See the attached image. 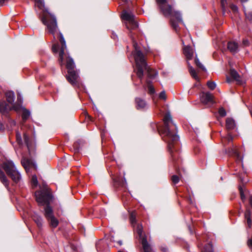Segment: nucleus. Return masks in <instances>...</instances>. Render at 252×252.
I'll return each mask as SVG.
<instances>
[{
    "mask_svg": "<svg viewBox=\"0 0 252 252\" xmlns=\"http://www.w3.org/2000/svg\"><path fill=\"white\" fill-rule=\"evenodd\" d=\"M34 1L35 5L43 11L41 17L42 23L46 26L49 32L54 35L58 30L56 17L45 7L44 0H34Z\"/></svg>",
    "mask_w": 252,
    "mask_h": 252,
    "instance_id": "7ed1b4c3",
    "label": "nucleus"
},
{
    "mask_svg": "<svg viewBox=\"0 0 252 252\" xmlns=\"http://www.w3.org/2000/svg\"><path fill=\"white\" fill-rule=\"evenodd\" d=\"M4 129V127L3 125L1 123H0V130H2Z\"/></svg>",
    "mask_w": 252,
    "mask_h": 252,
    "instance_id": "a18cd8bd",
    "label": "nucleus"
},
{
    "mask_svg": "<svg viewBox=\"0 0 252 252\" xmlns=\"http://www.w3.org/2000/svg\"><path fill=\"white\" fill-rule=\"evenodd\" d=\"M248 245L249 247L252 248V238L248 240Z\"/></svg>",
    "mask_w": 252,
    "mask_h": 252,
    "instance_id": "37998d69",
    "label": "nucleus"
},
{
    "mask_svg": "<svg viewBox=\"0 0 252 252\" xmlns=\"http://www.w3.org/2000/svg\"><path fill=\"white\" fill-rule=\"evenodd\" d=\"M164 127L162 130L163 134L165 135L164 140L168 144V148L170 153L173 152L172 148L178 143L179 137L172 130L176 129V126L173 123L170 114L167 113L163 119Z\"/></svg>",
    "mask_w": 252,
    "mask_h": 252,
    "instance_id": "f03ea898",
    "label": "nucleus"
},
{
    "mask_svg": "<svg viewBox=\"0 0 252 252\" xmlns=\"http://www.w3.org/2000/svg\"><path fill=\"white\" fill-rule=\"evenodd\" d=\"M230 7L234 12H237L238 11V8L236 5L233 4H231L230 5Z\"/></svg>",
    "mask_w": 252,
    "mask_h": 252,
    "instance_id": "c9c22d12",
    "label": "nucleus"
},
{
    "mask_svg": "<svg viewBox=\"0 0 252 252\" xmlns=\"http://www.w3.org/2000/svg\"><path fill=\"white\" fill-rule=\"evenodd\" d=\"M246 18L250 21H252V12L245 11Z\"/></svg>",
    "mask_w": 252,
    "mask_h": 252,
    "instance_id": "c756f323",
    "label": "nucleus"
},
{
    "mask_svg": "<svg viewBox=\"0 0 252 252\" xmlns=\"http://www.w3.org/2000/svg\"><path fill=\"white\" fill-rule=\"evenodd\" d=\"M227 138L229 141L232 140V137L230 135L227 136Z\"/></svg>",
    "mask_w": 252,
    "mask_h": 252,
    "instance_id": "8fccbe9b",
    "label": "nucleus"
},
{
    "mask_svg": "<svg viewBox=\"0 0 252 252\" xmlns=\"http://www.w3.org/2000/svg\"><path fill=\"white\" fill-rule=\"evenodd\" d=\"M230 75L238 84L242 83L241 77L236 70L234 69H231Z\"/></svg>",
    "mask_w": 252,
    "mask_h": 252,
    "instance_id": "2eb2a0df",
    "label": "nucleus"
},
{
    "mask_svg": "<svg viewBox=\"0 0 252 252\" xmlns=\"http://www.w3.org/2000/svg\"><path fill=\"white\" fill-rule=\"evenodd\" d=\"M24 139L25 142L26 143L27 145L28 146L29 137L26 134H24Z\"/></svg>",
    "mask_w": 252,
    "mask_h": 252,
    "instance_id": "79ce46f5",
    "label": "nucleus"
},
{
    "mask_svg": "<svg viewBox=\"0 0 252 252\" xmlns=\"http://www.w3.org/2000/svg\"><path fill=\"white\" fill-rule=\"evenodd\" d=\"M124 2H126L128 0H122Z\"/></svg>",
    "mask_w": 252,
    "mask_h": 252,
    "instance_id": "864d4df0",
    "label": "nucleus"
},
{
    "mask_svg": "<svg viewBox=\"0 0 252 252\" xmlns=\"http://www.w3.org/2000/svg\"><path fill=\"white\" fill-rule=\"evenodd\" d=\"M8 0H0V5L2 6L4 4V3L7 2Z\"/></svg>",
    "mask_w": 252,
    "mask_h": 252,
    "instance_id": "c03bdc74",
    "label": "nucleus"
},
{
    "mask_svg": "<svg viewBox=\"0 0 252 252\" xmlns=\"http://www.w3.org/2000/svg\"><path fill=\"white\" fill-rule=\"evenodd\" d=\"M130 221H131V224L134 225V223H135V217L133 215V214H132L131 215V216H130ZM133 227H134V226H133Z\"/></svg>",
    "mask_w": 252,
    "mask_h": 252,
    "instance_id": "a19ab883",
    "label": "nucleus"
},
{
    "mask_svg": "<svg viewBox=\"0 0 252 252\" xmlns=\"http://www.w3.org/2000/svg\"><path fill=\"white\" fill-rule=\"evenodd\" d=\"M188 67H189V72L190 74V75L192 76V77L193 78H194V79H195L196 80H197L198 79V76H197V74L195 71V70H194V69L190 65V64H189V63L188 62Z\"/></svg>",
    "mask_w": 252,
    "mask_h": 252,
    "instance_id": "4be33fe9",
    "label": "nucleus"
},
{
    "mask_svg": "<svg viewBox=\"0 0 252 252\" xmlns=\"http://www.w3.org/2000/svg\"><path fill=\"white\" fill-rule=\"evenodd\" d=\"M159 97L161 99L165 100L166 96V94H165V92L164 91L161 92L159 95Z\"/></svg>",
    "mask_w": 252,
    "mask_h": 252,
    "instance_id": "e433bc0d",
    "label": "nucleus"
},
{
    "mask_svg": "<svg viewBox=\"0 0 252 252\" xmlns=\"http://www.w3.org/2000/svg\"><path fill=\"white\" fill-rule=\"evenodd\" d=\"M117 243L120 245L121 246L122 245V241L120 240L117 241Z\"/></svg>",
    "mask_w": 252,
    "mask_h": 252,
    "instance_id": "09e8293b",
    "label": "nucleus"
},
{
    "mask_svg": "<svg viewBox=\"0 0 252 252\" xmlns=\"http://www.w3.org/2000/svg\"><path fill=\"white\" fill-rule=\"evenodd\" d=\"M203 252H213L212 245L208 243L203 249Z\"/></svg>",
    "mask_w": 252,
    "mask_h": 252,
    "instance_id": "cd10ccee",
    "label": "nucleus"
},
{
    "mask_svg": "<svg viewBox=\"0 0 252 252\" xmlns=\"http://www.w3.org/2000/svg\"><path fill=\"white\" fill-rule=\"evenodd\" d=\"M184 54L188 60L192 59L193 56V52L192 48L189 46H185L184 48Z\"/></svg>",
    "mask_w": 252,
    "mask_h": 252,
    "instance_id": "f8f14e48",
    "label": "nucleus"
},
{
    "mask_svg": "<svg viewBox=\"0 0 252 252\" xmlns=\"http://www.w3.org/2000/svg\"><path fill=\"white\" fill-rule=\"evenodd\" d=\"M207 85L208 88L212 90L215 89L216 87V84L214 82L208 81Z\"/></svg>",
    "mask_w": 252,
    "mask_h": 252,
    "instance_id": "c85d7f7f",
    "label": "nucleus"
},
{
    "mask_svg": "<svg viewBox=\"0 0 252 252\" xmlns=\"http://www.w3.org/2000/svg\"><path fill=\"white\" fill-rule=\"evenodd\" d=\"M136 102L137 104V107L138 109L143 108L146 105L145 101L144 100L141 99L140 98H136Z\"/></svg>",
    "mask_w": 252,
    "mask_h": 252,
    "instance_id": "412c9836",
    "label": "nucleus"
},
{
    "mask_svg": "<svg viewBox=\"0 0 252 252\" xmlns=\"http://www.w3.org/2000/svg\"><path fill=\"white\" fill-rule=\"evenodd\" d=\"M66 66L68 70V75L66 76V79L72 86H77L79 77L78 73L74 70L75 67L74 61L69 56L66 60Z\"/></svg>",
    "mask_w": 252,
    "mask_h": 252,
    "instance_id": "423d86ee",
    "label": "nucleus"
},
{
    "mask_svg": "<svg viewBox=\"0 0 252 252\" xmlns=\"http://www.w3.org/2000/svg\"><path fill=\"white\" fill-rule=\"evenodd\" d=\"M35 196L36 201L39 204L48 203L47 199L50 197L49 194L41 191H38L35 192Z\"/></svg>",
    "mask_w": 252,
    "mask_h": 252,
    "instance_id": "9b49d317",
    "label": "nucleus"
},
{
    "mask_svg": "<svg viewBox=\"0 0 252 252\" xmlns=\"http://www.w3.org/2000/svg\"><path fill=\"white\" fill-rule=\"evenodd\" d=\"M227 82H230V80L228 78H227Z\"/></svg>",
    "mask_w": 252,
    "mask_h": 252,
    "instance_id": "603ef678",
    "label": "nucleus"
},
{
    "mask_svg": "<svg viewBox=\"0 0 252 252\" xmlns=\"http://www.w3.org/2000/svg\"><path fill=\"white\" fill-rule=\"evenodd\" d=\"M251 216V212L249 210H247L245 213V217L247 220V222L249 227L251 226V220L250 218Z\"/></svg>",
    "mask_w": 252,
    "mask_h": 252,
    "instance_id": "a878e982",
    "label": "nucleus"
},
{
    "mask_svg": "<svg viewBox=\"0 0 252 252\" xmlns=\"http://www.w3.org/2000/svg\"><path fill=\"white\" fill-rule=\"evenodd\" d=\"M219 113L221 117H224L226 115V111L223 108H220Z\"/></svg>",
    "mask_w": 252,
    "mask_h": 252,
    "instance_id": "473e14b6",
    "label": "nucleus"
},
{
    "mask_svg": "<svg viewBox=\"0 0 252 252\" xmlns=\"http://www.w3.org/2000/svg\"><path fill=\"white\" fill-rule=\"evenodd\" d=\"M148 84V89L150 94H154L155 93V90L153 86L151 85L149 82L147 81Z\"/></svg>",
    "mask_w": 252,
    "mask_h": 252,
    "instance_id": "f704fd0d",
    "label": "nucleus"
},
{
    "mask_svg": "<svg viewBox=\"0 0 252 252\" xmlns=\"http://www.w3.org/2000/svg\"><path fill=\"white\" fill-rule=\"evenodd\" d=\"M248 0H241V1L242 2H246Z\"/></svg>",
    "mask_w": 252,
    "mask_h": 252,
    "instance_id": "3c124183",
    "label": "nucleus"
},
{
    "mask_svg": "<svg viewBox=\"0 0 252 252\" xmlns=\"http://www.w3.org/2000/svg\"><path fill=\"white\" fill-rule=\"evenodd\" d=\"M1 167L14 182L18 183L20 181L21 179V175L12 161L6 160L3 162Z\"/></svg>",
    "mask_w": 252,
    "mask_h": 252,
    "instance_id": "0eeeda50",
    "label": "nucleus"
},
{
    "mask_svg": "<svg viewBox=\"0 0 252 252\" xmlns=\"http://www.w3.org/2000/svg\"><path fill=\"white\" fill-rule=\"evenodd\" d=\"M122 18L126 21V26L127 29H134L138 27L137 23L134 20V16L131 12L124 11Z\"/></svg>",
    "mask_w": 252,
    "mask_h": 252,
    "instance_id": "6e6552de",
    "label": "nucleus"
},
{
    "mask_svg": "<svg viewBox=\"0 0 252 252\" xmlns=\"http://www.w3.org/2000/svg\"><path fill=\"white\" fill-rule=\"evenodd\" d=\"M5 95L8 103H6L4 100L0 101V112L2 114H5L11 110L18 111L21 107V99L18 97L17 102L14 103L15 95L13 92L7 91L5 93Z\"/></svg>",
    "mask_w": 252,
    "mask_h": 252,
    "instance_id": "39448f33",
    "label": "nucleus"
},
{
    "mask_svg": "<svg viewBox=\"0 0 252 252\" xmlns=\"http://www.w3.org/2000/svg\"><path fill=\"white\" fill-rule=\"evenodd\" d=\"M31 184L32 188H35L38 185L37 178L36 175H33L31 180Z\"/></svg>",
    "mask_w": 252,
    "mask_h": 252,
    "instance_id": "bb28decb",
    "label": "nucleus"
},
{
    "mask_svg": "<svg viewBox=\"0 0 252 252\" xmlns=\"http://www.w3.org/2000/svg\"><path fill=\"white\" fill-rule=\"evenodd\" d=\"M249 201H250V205L252 207V196L250 197Z\"/></svg>",
    "mask_w": 252,
    "mask_h": 252,
    "instance_id": "49530a36",
    "label": "nucleus"
},
{
    "mask_svg": "<svg viewBox=\"0 0 252 252\" xmlns=\"http://www.w3.org/2000/svg\"><path fill=\"white\" fill-rule=\"evenodd\" d=\"M195 63L196 64V65L199 67V68L202 69L203 70H205V68L203 66V65L200 63V62H199L198 59H197V58H195Z\"/></svg>",
    "mask_w": 252,
    "mask_h": 252,
    "instance_id": "7c9ffc66",
    "label": "nucleus"
},
{
    "mask_svg": "<svg viewBox=\"0 0 252 252\" xmlns=\"http://www.w3.org/2000/svg\"><path fill=\"white\" fill-rule=\"evenodd\" d=\"M220 1H221V7L222 8V10H223V13H224V12L225 7V5H226V0H220Z\"/></svg>",
    "mask_w": 252,
    "mask_h": 252,
    "instance_id": "58836bf2",
    "label": "nucleus"
},
{
    "mask_svg": "<svg viewBox=\"0 0 252 252\" xmlns=\"http://www.w3.org/2000/svg\"><path fill=\"white\" fill-rule=\"evenodd\" d=\"M133 46L134 50L132 54L136 65V73L137 76L141 80L143 76L144 71L145 70L147 71L150 78H154L158 75L157 72L147 66L145 57L140 50L137 43L133 41Z\"/></svg>",
    "mask_w": 252,
    "mask_h": 252,
    "instance_id": "f257e3e1",
    "label": "nucleus"
},
{
    "mask_svg": "<svg viewBox=\"0 0 252 252\" xmlns=\"http://www.w3.org/2000/svg\"><path fill=\"white\" fill-rule=\"evenodd\" d=\"M20 109H21L23 111V113H22V119L24 121H26L30 116L31 113H30V111L26 109L25 108L22 107V106L21 105V107L19 108V110L17 112H18Z\"/></svg>",
    "mask_w": 252,
    "mask_h": 252,
    "instance_id": "a211bd4d",
    "label": "nucleus"
},
{
    "mask_svg": "<svg viewBox=\"0 0 252 252\" xmlns=\"http://www.w3.org/2000/svg\"><path fill=\"white\" fill-rule=\"evenodd\" d=\"M16 139H17V141L18 143L19 144H22V140L21 135L20 133H19L18 132H17L16 133Z\"/></svg>",
    "mask_w": 252,
    "mask_h": 252,
    "instance_id": "72a5a7b5",
    "label": "nucleus"
},
{
    "mask_svg": "<svg viewBox=\"0 0 252 252\" xmlns=\"http://www.w3.org/2000/svg\"><path fill=\"white\" fill-rule=\"evenodd\" d=\"M59 46L58 44H54L52 47V50L54 53H56L58 51Z\"/></svg>",
    "mask_w": 252,
    "mask_h": 252,
    "instance_id": "4c0bfd02",
    "label": "nucleus"
},
{
    "mask_svg": "<svg viewBox=\"0 0 252 252\" xmlns=\"http://www.w3.org/2000/svg\"><path fill=\"white\" fill-rule=\"evenodd\" d=\"M157 4L163 15L165 16H170V22L172 27L177 31L178 24L175 21L182 22V16L180 13L173 10L172 6L167 3V0H156Z\"/></svg>",
    "mask_w": 252,
    "mask_h": 252,
    "instance_id": "20e7f679",
    "label": "nucleus"
},
{
    "mask_svg": "<svg viewBox=\"0 0 252 252\" xmlns=\"http://www.w3.org/2000/svg\"><path fill=\"white\" fill-rule=\"evenodd\" d=\"M200 100L204 105H212L215 103L213 95L209 92H203L200 94Z\"/></svg>",
    "mask_w": 252,
    "mask_h": 252,
    "instance_id": "9d476101",
    "label": "nucleus"
},
{
    "mask_svg": "<svg viewBox=\"0 0 252 252\" xmlns=\"http://www.w3.org/2000/svg\"><path fill=\"white\" fill-rule=\"evenodd\" d=\"M21 163L25 169L27 170L31 166H32V162L30 159L23 158L21 160Z\"/></svg>",
    "mask_w": 252,
    "mask_h": 252,
    "instance_id": "dca6fc26",
    "label": "nucleus"
},
{
    "mask_svg": "<svg viewBox=\"0 0 252 252\" xmlns=\"http://www.w3.org/2000/svg\"><path fill=\"white\" fill-rule=\"evenodd\" d=\"M227 48L230 52L235 53L238 50V44L233 41L229 42L228 43Z\"/></svg>",
    "mask_w": 252,
    "mask_h": 252,
    "instance_id": "f3484780",
    "label": "nucleus"
},
{
    "mask_svg": "<svg viewBox=\"0 0 252 252\" xmlns=\"http://www.w3.org/2000/svg\"><path fill=\"white\" fill-rule=\"evenodd\" d=\"M33 220L38 227H41L42 226V219L40 216L35 214L33 216Z\"/></svg>",
    "mask_w": 252,
    "mask_h": 252,
    "instance_id": "5701e85b",
    "label": "nucleus"
},
{
    "mask_svg": "<svg viewBox=\"0 0 252 252\" xmlns=\"http://www.w3.org/2000/svg\"><path fill=\"white\" fill-rule=\"evenodd\" d=\"M141 243L144 252H152V249L147 241L146 237H142V240H141Z\"/></svg>",
    "mask_w": 252,
    "mask_h": 252,
    "instance_id": "4468645a",
    "label": "nucleus"
},
{
    "mask_svg": "<svg viewBox=\"0 0 252 252\" xmlns=\"http://www.w3.org/2000/svg\"><path fill=\"white\" fill-rule=\"evenodd\" d=\"M240 189V192L241 199L243 201H244L246 199V197L244 195V192H243V190L242 189Z\"/></svg>",
    "mask_w": 252,
    "mask_h": 252,
    "instance_id": "ea45409f",
    "label": "nucleus"
},
{
    "mask_svg": "<svg viewBox=\"0 0 252 252\" xmlns=\"http://www.w3.org/2000/svg\"><path fill=\"white\" fill-rule=\"evenodd\" d=\"M136 230L141 240H142V237H146V236L142 234V226L141 225L138 224L136 226Z\"/></svg>",
    "mask_w": 252,
    "mask_h": 252,
    "instance_id": "393cba45",
    "label": "nucleus"
},
{
    "mask_svg": "<svg viewBox=\"0 0 252 252\" xmlns=\"http://www.w3.org/2000/svg\"><path fill=\"white\" fill-rule=\"evenodd\" d=\"M44 216L47 220L54 217L53 211L52 208L48 204L44 209Z\"/></svg>",
    "mask_w": 252,
    "mask_h": 252,
    "instance_id": "ddd939ff",
    "label": "nucleus"
},
{
    "mask_svg": "<svg viewBox=\"0 0 252 252\" xmlns=\"http://www.w3.org/2000/svg\"><path fill=\"white\" fill-rule=\"evenodd\" d=\"M0 180L6 187H8L9 185L8 181L4 172L1 170H0Z\"/></svg>",
    "mask_w": 252,
    "mask_h": 252,
    "instance_id": "aec40b11",
    "label": "nucleus"
},
{
    "mask_svg": "<svg viewBox=\"0 0 252 252\" xmlns=\"http://www.w3.org/2000/svg\"><path fill=\"white\" fill-rule=\"evenodd\" d=\"M248 41L247 40H244L243 41V44L245 45H247L248 44Z\"/></svg>",
    "mask_w": 252,
    "mask_h": 252,
    "instance_id": "de8ad7c7",
    "label": "nucleus"
},
{
    "mask_svg": "<svg viewBox=\"0 0 252 252\" xmlns=\"http://www.w3.org/2000/svg\"><path fill=\"white\" fill-rule=\"evenodd\" d=\"M226 127L228 129H232L235 127V121L231 118H227L226 120Z\"/></svg>",
    "mask_w": 252,
    "mask_h": 252,
    "instance_id": "6ab92c4d",
    "label": "nucleus"
},
{
    "mask_svg": "<svg viewBox=\"0 0 252 252\" xmlns=\"http://www.w3.org/2000/svg\"><path fill=\"white\" fill-rule=\"evenodd\" d=\"M235 154L236 155H237V154H237V153L236 151L235 152Z\"/></svg>",
    "mask_w": 252,
    "mask_h": 252,
    "instance_id": "5fc2aeb1",
    "label": "nucleus"
},
{
    "mask_svg": "<svg viewBox=\"0 0 252 252\" xmlns=\"http://www.w3.org/2000/svg\"><path fill=\"white\" fill-rule=\"evenodd\" d=\"M48 220L50 221V225L53 228L56 227L59 224L58 220L54 216L50 218Z\"/></svg>",
    "mask_w": 252,
    "mask_h": 252,
    "instance_id": "b1692460",
    "label": "nucleus"
},
{
    "mask_svg": "<svg viewBox=\"0 0 252 252\" xmlns=\"http://www.w3.org/2000/svg\"><path fill=\"white\" fill-rule=\"evenodd\" d=\"M171 180L174 184H177L179 181V178L177 175H173L172 176Z\"/></svg>",
    "mask_w": 252,
    "mask_h": 252,
    "instance_id": "2f4dec72",
    "label": "nucleus"
},
{
    "mask_svg": "<svg viewBox=\"0 0 252 252\" xmlns=\"http://www.w3.org/2000/svg\"><path fill=\"white\" fill-rule=\"evenodd\" d=\"M60 40L62 44V47L60 50L59 52V63L61 66H63L64 63V57L65 56L64 50L66 48V46L65 44V40L63 37V35L62 33H60Z\"/></svg>",
    "mask_w": 252,
    "mask_h": 252,
    "instance_id": "1a4fd4ad",
    "label": "nucleus"
}]
</instances>
